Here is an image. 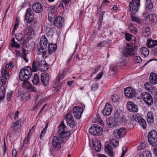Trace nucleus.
<instances>
[{"label":"nucleus","instance_id":"obj_19","mask_svg":"<svg viewBox=\"0 0 157 157\" xmlns=\"http://www.w3.org/2000/svg\"><path fill=\"white\" fill-rule=\"evenodd\" d=\"M37 67L42 71L47 70L49 68V65L44 60H41L37 63Z\"/></svg>","mask_w":157,"mask_h":157},{"label":"nucleus","instance_id":"obj_53","mask_svg":"<svg viewBox=\"0 0 157 157\" xmlns=\"http://www.w3.org/2000/svg\"><path fill=\"white\" fill-rule=\"evenodd\" d=\"M30 136H29V135H28L27 137L25 138L24 140V143L25 144H27L30 139Z\"/></svg>","mask_w":157,"mask_h":157},{"label":"nucleus","instance_id":"obj_14","mask_svg":"<svg viewBox=\"0 0 157 157\" xmlns=\"http://www.w3.org/2000/svg\"><path fill=\"white\" fill-rule=\"evenodd\" d=\"M126 133L125 129L124 128H121L115 130L113 132L114 136L117 139L123 137Z\"/></svg>","mask_w":157,"mask_h":157},{"label":"nucleus","instance_id":"obj_35","mask_svg":"<svg viewBox=\"0 0 157 157\" xmlns=\"http://www.w3.org/2000/svg\"><path fill=\"white\" fill-rule=\"evenodd\" d=\"M66 120L68 125L72 128L75 126V122L74 121V118H66Z\"/></svg>","mask_w":157,"mask_h":157},{"label":"nucleus","instance_id":"obj_45","mask_svg":"<svg viewBox=\"0 0 157 157\" xmlns=\"http://www.w3.org/2000/svg\"><path fill=\"white\" fill-rule=\"evenodd\" d=\"M126 56H122L120 58L121 65L123 66L126 64L127 63L126 57Z\"/></svg>","mask_w":157,"mask_h":157},{"label":"nucleus","instance_id":"obj_2","mask_svg":"<svg viewBox=\"0 0 157 157\" xmlns=\"http://www.w3.org/2000/svg\"><path fill=\"white\" fill-rule=\"evenodd\" d=\"M83 111L82 107L75 106L73 108V112L71 111H69L65 118H73L74 116L76 118H81Z\"/></svg>","mask_w":157,"mask_h":157},{"label":"nucleus","instance_id":"obj_13","mask_svg":"<svg viewBox=\"0 0 157 157\" xmlns=\"http://www.w3.org/2000/svg\"><path fill=\"white\" fill-rule=\"evenodd\" d=\"M112 110V106L110 104L107 102L105 105L103 109L102 110L103 115L105 117L110 115Z\"/></svg>","mask_w":157,"mask_h":157},{"label":"nucleus","instance_id":"obj_18","mask_svg":"<svg viewBox=\"0 0 157 157\" xmlns=\"http://www.w3.org/2000/svg\"><path fill=\"white\" fill-rule=\"evenodd\" d=\"M2 75L1 77V81L2 85L5 84L7 80L9 77V73L7 72V70L5 69H2Z\"/></svg>","mask_w":157,"mask_h":157},{"label":"nucleus","instance_id":"obj_36","mask_svg":"<svg viewBox=\"0 0 157 157\" xmlns=\"http://www.w3.org/2000/svg\"><path fill=\"white\" fill-rule=\"evenodd\" d=\"M128 28L129 31L132 33L136 34L137 33V29L133 24H130L129 25Z\"/></svg>","mask_w":157,"mask_h":157},{"label":"nucleus","instance_id":"obj_57","mask_svg":"<svg viewBox=\"0 0 157 157\" xmlns=\"http://www.w3.org/2000/svg\"><path fill=\"white\" fill-rule=\"evenodd\" d=\"M56 8L55 6H50L48 7V10L51 11H54L55 10H56Z\"/></svg>","mask_w":157,"mask_h":157},{"label":"nucleus","instance_id":"obj_23","mask_svg":"<svg viewBox=\"0 0 157 157\" xmlns=\"http://www.w3.org/2000/svg\"><path fill=\"white\" fill-rule=\"evenodd\" d=\"M141 33L143 37L147 38L151 34L150 28L148 26L143 28L141 30Z\"/></svg>","mask_w":157,"mask_h":157},{"label":"nucleus","instance_id":"obj_41","mask_svg":"<svg viewBox=\"0 0 157 157\" xmlns=\"http://www.w3.org/2000/svg\"><path fill=\"white\" fill-rule=\"evenodd\" d=\"M133 14H132V13L130 14V17L132 21L138 23H140L141 22V20L140 18L133 16Z\"/></svg>","mask_w":157,"mask_h":157},{"label":"nucleus","instance_id":"obj_50","mask_svg":"<svg viewBox=\"0 0 157 157\" xmlns=\"http://www.w3.org/2000/svg\"><path fill=\"white\" fill-rule=\"evenodd\" d=\"M46 130H47L44 128L42 130L41 132V134L40 136V139H41L44 136L46 133Z\"/></svg>","mask_w":157,"mask_h":157},{"label":"nucleus","instance_id":"obj_38","mask_svg":"<svg viewBox=\"0 0 157 157\" xmlns=\"http://www.w3.org/2000/svg\"><path fill=\"white\" fill-rule=\"evenodd\" d=\"M11 41L12 43L11 46L12 47L15 48L16 49H18L20 48V45L17 42L15 41L14 38L12 39Z\"/></svg>","mask_w":157,"mask_h":157},{"label":"nucleus","instance_id":"obj_9","mask_svg":"<svg viewBox=\"0 0 157 157\" xmlns=\"http://www.w3.org/2000/svg\"><path fill=\"white\" fill-rule=\"evenodd\" d=\"M141 97L144 101L148 105H152L153 100L151 95L147 92H143L141 94Z\"/></svg>","mask_w":157,"mask_h":157},{"label":"nucleus","instance_id":"obj_26","mask_svg":"<svg viewBox=\"0 0 157 157\" xmlns=\"http://www.w3.org/2000/svg\"><path fill=\"white\" fill-rule=\"evenodd\" d=\"M149 81L152 84L155 85L157 83V75L155 73H150L149 77Z\"/></svg>","mask_w":157,"mask_h":157},{"label":"nucleus","instance_id":"obj_20","mask_svg":"<svg viewBox=\"0 0 157 157\" xmlns=\"http://www.w3.org/2000/svg\"><path fill=\"white\" fill-rule=\"evenodd\" d=\"M64 23V19L60 16L56 17L54 20V23L55 25L58 28L61 27Z\"/></svg>","mask_w":157,"mask_h":157},{"label":"nucleus","instance_id":"obj_33","mask_svg":"<svg viewBox=\"0 0 157 157\" xmlns=\"http://www.w3.org/2000/svg\"><path fill=\"white\" fill-rule=\"evenodd\" d=\"M0 90L2 92V95L0 96V103L3 101L5 97L6 91L5 86H4L1 85Z\"/></svg>","mask_w":157,"mask_h":157},{"label":"nucleus","instance_id":"obj_32","mask_svg":"<svg viewBox=\"0 0 157 157\" xmlns=\"http://www.w3.org/2000/svg\"><path fill=\"white\" fill-rule=\"evenodd\" d=\"M125 39L128 41H132L134 42L133 43H134L136 41L135 37L129 33H126L125 34Z\"/></svg>","mask_w":157,"mask_h":157},{"label":"nucleus","instance_id":"obj_31","mask_svg":"<svg viewBox=\"0 0 157 157\" xmlns=\"http://www.w3.org/2000/svg\"><path fill=\"white\" fill-rule=\"evenodd\" d=\"M140 54L142 56L145 57L148 55L149 51L147 48L143 47L140 49Z\"/></svg>","mask_w":157,"mask_h":157},{"label":"nucleus","instance_id":"obj_56","mask_svg":"<svg viewBox=\"0 0 157 157\" xmlns=\"http://www.w3.org/2000/svg\"><path fill=\"white\" fill-rule=\"evenodd\" d=\"M103 72L102 71L100 73L98 74L97 76L96 77L95 79H99L101 78L102 76H103Z\"/></svg>","mask_w":157,"mask_h":157},{"label":"nucleus","instance_id":"obj_7","mask_svg":"<svg viewBox=\"0 0 157 157\" xmlns=\"http://www.w3.org/2000/svg\"><path fill=\"white\" fill-rule=\"evenodd\" d=\"M102 128L99 125L96 124L92 125L89 129V132L94 136H99L103 133Z\"/></svg>","mask_w":157,"mask_h":157},{"label":"nucleus","instance_id":"obj_4","mask_svg":"<svg viewBox=\"0 0 157 157\" xmlns=\"http://www.w3.org/2000/svg\"><path fill=\"white\" fill-rule=\"evenodd\" d=\"M58 136L62 138H66L68 137L70 135V132L67 130L65 125L63 121L61 122V124L58 127Z\"/></svg>","mask_w":157,"mask_h":157},{"label":"nucleus","instance_id":"obj_52","mask_svg":"<svg viewBox=\"0 0 157 157\" xmlns=\"http://www.w3.org/2000/svg\"><path fill=\"white\" fill-rule=\"evenodd\" d=\"M134 58L136 62L137 63H140L141 61V59L140 56H136Z\"/></svg>","mask_w":157,"mask_h":157},{"label":"nucleus","instance_id":"obj_21","mask_svg":"<svg viewBox=\"0 0 157 157\" xmlns=\"http://www.w3.org/2000/svg\"><path fill=\"white\" fill-rule=\"evenodd\" d=\"M153 7V4L151 2V1H147V2L145 11L143 13L142 16L143 17H146L148 13L151 12Z\"/></svg>","mask_w":157,"mask_h":157},{"label":"nucleus","instance_id":"obj_58","mask_svg":"<svg viewBox=\"0 0 157 157\" xmlns=\"http://www.w3.org/2000/svg\"><path fill=\"white\" fill-rule=\"evenodd\" d=\"M121 113H119L118 112H116L115 114V118H121Z\"/></svg>","mask_w":157,"mask_h":157},{"label":"nucleus","instance_id":"obj_43","mask_svg":"<svg viewBox=\"0 0 157 157\" xmlns=\"http://www.w3.org/2000/svg\"><path fill=\"white\" fill-rule=\"evenodd\" d=\"M15 36L16 39L19 41H21L23 38V35L21 33H16Z\"/></svg>","mask_w":157,"mask_h":157},{"label":"nucleus","instance_id":"obj_17","mask_svg":"<svg viewBox=\"0 0 157 157\" xmlns=\"http://www.w3.org/2000/svg\"><path fill=\"white\" fill-rule=\"evenodd\" d=\"M41 77L42 84L45 86L48 85L50 78L49 74L45 72L41 74Z\"/></svg>","mask_w":157,"mask_h":157},{"label":"nucleus","instance_id":"obj_39","mask_svg":"<svg viewBox=\"0 0 157 157\" xmlns=\"http://www.w3.org/2000/svg\"><path fill=\"white\" fill-rule=\"evenodd\" d=\"M151 154L149 151H145L142 153L139 157H151Z\"/></svg>","mask_w":157,"mask_h":157},{"label":"nucleus","instance_id":"obj_30","mask_svg":"<svg viewBox=\"0 0 157 157\" xmlns=\"http://www.w3.org/2000/svg\"><path fill=\"white\" fill-rule=\"evenodd\" d=\"M135 121H138L140 125L144 129L146 128L147 124L146 120L144 118H134Z\"/></svg>","mask_w":157,"mask_h":157},{"label":"nucleus","instance_id":"obj_54","mask_svg":"<svg viewBox=\"0 0 157 157\" xmlns=\"http://www.w3.org/2000/svg\"><path fill=\"white\" fill-rule=\"evenodd\" d=\"M111 143L113 146L116 147L118 145V142L117 140L115 139L112 140L111 141Z\"/></svg>","mask_w":157,"mask_h":157},{"label":"nucleus","instance_id":"obj_28","mask_svg":"<svg viewBox=\"0 0 157 157\" xmlns=\"http://www.w3.org/2000/svg\"><path fill=\"white\" fill-rule=\"evenodd\" d=\"M24 33L25 35L32 36L34 35L35 31L30 26H28L25 29Z\"/></svg>","mask_w":157,"mask_h":157},{"label":"nucleus","instance_id":"obj_25","mask_svg":"<svg viewBox=\"0 0 157 157\" xmlns=\"http://www.w3.org/2000/svg\"><path fill=\"white\" fill-rule=\"evenodd\" d=\"M157 45V40L148 38L147 40L146 46L148 48H151Z\"/></svg>","mask_w":157,"mask_h":157},{"label":"nucleus","instance_id":"obj_47","mask_svg":"<svg viewBox=\"0 0 157 157\" xmlns=\"http://www.w3.org/2000/svg\"><path fill=\"white\" fill-rule=\"evenodd\" d=\"M39 62V61H36L35 62V61H34L33 64V68L32 70L33 71L35 72L37 71V67H36V64Z\"/></svg>","mask_w":157,"mask_h":157},{"label":"nucleus","instance_id":"obj_3","mask_svg":"<svg viewBox=\"0 0 157 157\" xmlns=\"http://www.w3.org/2000/svg\"><path fill=\"white\" fill-rule=\"evenodd\" d=\"M48 41L45 35H43L40 39V43L38 44L37 47V54L42 53L40 51L46 50Z\"/></svg>","mask_w":157,"mask_h":157},{"label":"nucleus","instance_id":"obj_61","mask_svg":"<svg viewBox=\"0 0 157 157\" xmlns=\"http://www.w3.org/2000/svg\"><path fill=\"white\" fill-rule=\"evenodd\" d=\"M153 114L151 112H149L147 114V118H154Z\"/></svg>","mask_w":157,"mask_h":157},{"label":"nucleus","instance_id":"obj_63","mask_svg":"<svg viewBox=\"0 0 157 157\" xmlns=\"http://www.w3.org/2000/svg\"><path fill=\"white\" fill-rule=\"evenodd\" d=\"M68 71V68H66L64 69L63 71L62 74L64 76H65L67 75Z\"/></svg>","mask_w":157,"mask_h":157},{"label":"nucleus","instance_id":"obj_51","mask_svg":"<svg viewBox=\"0 0 157 157\" xmlns=\"http://www.w3.org/2000/svg\"><path fill=\"white\" fill-rule=\"evenodd\" d=\"M64 76H65L62 74L59 75L56 78L57 82H59L60 81V80L63 78Z\"/></svg>","mask_w":157,"mask_h":157},{"label":"nucleus","instance_id":"obj_48","mask_svg":"<svg viewBox=\"0 0 157 157\" xmlns=\"http://www.w3.org/2000/svg\"><path fill=\"white\" fill-rule=\"evenodd\" d=\"M13 91H10L9 92H8L7 95V99L8 101L10 100L12 96L13 95Z\"/></svg>","mask_w":157,"mask_h":157},{"label":"nucleus","instance_id":"obj_27","mask_svg":"<svg viewBox=\"0 0 157 157\" xmlns=\"http://www.w3.org/2000/svg\"><path fill=\"white\" fill-rule=\"evenodd\" d=\"M105 150L107 154L109 157H113L114 155V152L112 147L108 144L105 145Z\"/></svg>","mask_w":157,"mask_h":157},{"label":"nucleus","instance_id":"obj_60","mask_svg":"<svg viewBox=\"0 0 157 157\" xmlns=\"http://www.w3.org/2000/svg\"><path fill=\"white\" fill-rule=\"evenodd\" d=\"M154 118H147V123L149 124H152L154 122Z\"/></svg>","mask_w":157,"mask_h":157},{"label":"nucleus","instance_id":"obj_1","mask_svg":"<svg viewBox=\"0 0 157 157\" xmlns=\"http://www.w3.org/2000/svg\"><path fill=\"white\" fill-rule=\"evenodd\" d=\"M32 71L29 67H26L21 69L19 74V79L23 81H27L31 77Z\"/></svg>","mask_w":157,"mask_h":157},{"label":"nucleus","instance_id":"obj_49","mask_svg":"<svg viewBox=\"0 0 157 157\" xmlns=\"http://www.w3.org/2000/svg\"><path fill=\"white\" fill-rule=\"evenodd\" d=\"M92 142L94 147L100 144V141L98 139L93 140Z\"/></svg>","mask_w":157,"mask_h":157},{"label":"nucleus","instance_id":"obj_64","mask_svg":"<svg viewBox=\"0 0 157 157\" xmlns=\"http://www.w3.org/2000/svg\"><path fill=\"white\" fill-rule=\"evenodd\" d=\"M96 121L98 124H99L100 125H102L103 123V121L101 120V118H96Z\"/></svg>","mask_w":157,"mask_h":157},{"label":"nucleus","instance_id":"obj_29","mask_svg":"<svg viewBox=\"0 0 157 157\" xmlns=\"http://www.w3.org/2000/svg\"><path fill=\"white\" fill-rule=\"evenodd\" d=\"M47 48L48 53L51 54L56 50L57 46L56 44L49 43L48 44V47Z\"/></svg>","mask_w":157,"mask_h":157},{"label":"nucleus","instance_id":"obj_11","mask_svg":"<svg viewBox=\"0 0 157 157\" xmlns=\"http://www.w3.org/2000/svg\"><path fill=\"white\" fill-rule=\"evenodd\" d=\"M34 18L33 13L31 9H27L25 15V19L26 22L29 24L31 23L33 21Z\"/></svg>","mask_w":157,"mask_h":157},{"label":"nucleus","instance_id":"obj_16","mask_svg":"<svg viewBox=\"0 0 157 157\" xmlns=\"http://www.w3.org/2000/svg\"><path fill=\"white\" fill-rule=\"evenodd\" d=\"M124 92L126 97L129 98H132L135 96L136 91L133 88L128 87L124 89Z\"/></svg>","mask_w":157,"mask_h":157},{"label":"nucleus","instance_id":"obj_22","mask_svg":"<svg viewBox=\"0 0 157 157\" xmlns=\"http://www.w3.org/2000/svg\"><path fill=\"white\" fill-rule=\"evenodd\" d=\"M33 10L36 13H40L42 11L43 7L41 4L38 2H36L32 6Z\"/></svg>","mask_w":157,"mask_h":157},{"label":"nucleus","instance_id":"obj_46","mask_svg":"<svg viewBox=\"0 0 157 157\" xmlns=\"http://www.w3.org/2000/svg\"><path fill=\"white\" fill-rule=\"evenodd\" d=\"M42 53H41L40 54H37L38 55H42V56L43 58L44 59L46 58L48 56V53L46 51V50H45L43 51H41Z\"/></svg>","mask_w":157,"mask_h":157},{"label":"nucleus","instance_id":"obj_55","mask_svg":"<svg viewBox=\"0 0 157 157\" xmlns=\"http://www.w3.org/2000/svg\"><path fill=\"white\" fill-rule=\"evenodd\" d=\"M94 148L97 151H99L100 150L101 146L100 144L94 147Z\"/></svg>","mask_w":157,"mask_h":157},{"label":"nucleus","instance_id":"obj_59","mask_svg":"<svg viewBox=\"0 0 157 157\" xmlns=\"http://www.w3.org/2000/svg\"><path fill=\"white\" fill-rule=\"evenodd\" d=\"M41 104V103L40 102L36 104L33 108V110H34L35 109H37Z\"/></svg>","mask_w":157,"mask_h":157},{"label":"nucleus","instance_id":"obj_5","mask_svg":"<svg viewBox=\"0 0 157 157\" xmlns=\"http://www.w3.org/2000/svg\"><path fill=\"white\" fill-rule=\"evenodd\" d=\"M126 118H107L106 120L107 125L109 128L113 127L121 124L124 123Z\"/></svg>","mask_w":157,"mask_h":157},{"label":"nucleus","instance_id":"obj_37","mask_svg":"<svg viewBox=\"0 0 157 157\" xmlns=\"http://www.w3.org/2000/svg\"><path fill=\"white\" fill-rule=\"evenodd\" d=\"M156 139L157 140H156V139L154 138H152V139L148 138V140L150 144L152 146L155 147L157 145V138Z\"/></svg>","mask_w":157,"mask_h":157},{"label":"nucleus","instance_id":"obj_10","mask_svg":"<svg viewBox=\"0 0 157 157\" xmlns=\"http://www.w3.org/2000/svg\"><path fill=\"white\" fill-rule=\"evenodd\" d=\"M63 141L62 138L57 136H54L52 141V145L54 149L57 150L60 149L61 147V144L63 142Z\"/></svg>","mask_w":157,"mask_h":157},{"label":"nucleus","instance_id":"obj_44","mask_svg":"<svg viewBox=\"0 0 157 157\" xmlns=\"http://www.w3.org/2000/svg\"><path fill=\"white\" fill-rule=\"evenodd\" d=\"M23 82V83L22 84V86L23 87L26 89H29L30 88L31 85L29 82L27 81Z\"/></svg>","mask_w":157,"mask_h":157},{"label":"nucleus","instance_id":"obj_62","mask_svg":"<svg viewBox=\"0 0 157 157\" xmlns=\"http://www.w3.org/2000/svg\"><path fill=\"white\" fill-rule=\"evenodd\" d=\"M18 22H16L15 23L14 28L12 31V32L13 33H14L15 30L17 29V27L18 26Z\"/></svg>","mask_w":157,"mask_h":157},{"label":"nucleus","instance_id":"obj_6","mask_svg":"<svg viewBox=\"0 0 157 157\" xmlns=\"http://www.w3.org/2000/svg\"><path fill=\"white\" fill-rule=\"evenodd\" d=\"M136 48L134 46L127 44L123 48L122 52V55L125 56L130 57L134 56L135 53Z\"/></svg>","mask_w":157,"mask_h":157},{"label":"nucleus","instance_id":"obj_12","mask_svg":"<svg viewBox=\"0 0 157 157\" xmlns=\"http://www.w3.org/2000/svg\"><path fill=\"white\" fill-rule=\"evenodd\" d=\"M21 119H19L16 120L12 123L10 128L13 131L16 132L20 130L21 128Z\"/></svg>","mask_w":157,"mask_h":157},{"label":"nucleus","instance_id":"obj_42","mask_svg":"<svg viewBox=\"0 0 157 157\" xmlns=\"http://www.w3.org/2000/svg\"><path fill=\"white\" fill-rule=\"evenodd\" d=\"M33 84L34 85H36L39 82V77L36 74L34 75L33 79L32 80Z\"/></svg>","mask_w":157,"mask_h":157},{"label":"nucleus","instance_id":"obj_15","mask_svg":"<svg viewBox=\"0 0 157 157\" xmlns=\"http://www.w3.org/2000/svg\"><path fill=\"white\" fill-rule=\"evenodd\" d=\"M146 20L149 22V23L152 25H155L157 22V16L155 14H150L146 16Z\"/></svg>","mask_w":157,"mask_h":157},{"label":"nucleus","instance_id":"obj_24","mask_svg":"<svg viewBox=\"0 0 157 157\" xmlns=\"http://www.w3.org/2000/svg\"><path fill=\"white\" fill-rule=\"evenodd\" d=\"M127 105V109L130 111L132 112H135L137 111L138 109L137 106L132 102H128Z\"/></svg>","mask_w":157,"mask_h":157},{"label":"nucleus","instance_id":"obj_8","mask_svg":"<svg viewBox=\"0 0 157 157\" xmlns=\"http://www.w3.org/2000/svg\"><path fill=\"white\" fill-rule=\"evenodd\" d=\"M140 0H132L129 4L130 10L132 14L136 13L140 7Z\"/></svg>","mask_w":157,"mask_h":157},{"label":"nucleus","instance_id":"obj_40","mask_svg":"<svg viewBox=\"0 0 157 157\" xmlns=\"http://www.w3.org/2000/svg\"><path fill=\"white\" fill-rule=\"evenodd\" d=\"M48 16L49 20L52 21L55 18L56 14L53 12L51 11L48 13Z\"/></svg>","mask_w":157,"mask_h":157},{"label":"nucleus","instance_id":"obj_34","mask_svg":"<svg viewBox=\"0 0 157 157\" xmlns=\"http://www.w3.org/2000/svg\"><path fill=\"white\" fill-rule=\"evenodd\" d=\"M148 138H150L152 139V138H157V132L155 130H152L149 132L147 135Z\"/></svg>","mask_w":157,"mask_h":157}]
</instances>
